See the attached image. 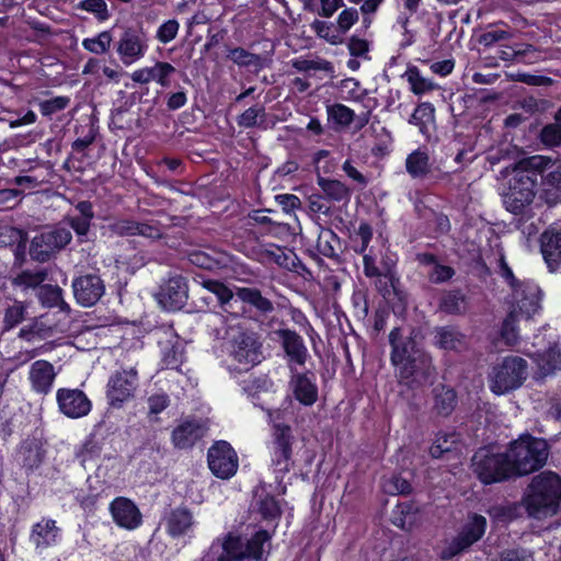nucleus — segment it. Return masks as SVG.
Instances as JSON below:
<instances>
[{"mask_svg": "<svg viewBox=\"0 0 561 561\" xmlns=\"http://www.w3.org/2000/svg\"><path fill=\"white\" fill-rule=\"evenodd\" d=\"M112 41V34L108 31H103L94 37L84 38L82 46L92 54L101 55L110 49Z\"/></svg>", "mask_w": 561, "mask_h": 561, "instance_id": "nucleus-46", "label": "nucleus"}, {"mask_svg": "<svg viewBox=\"0 0 561 561\" xmlns=\"http://www.w3.org/2000/svg\"><path fill=\"white\" fill-rule=\"evenodd\" d=\"M114 523L124 529L134 530L142 523V516L136 504L127 497H116L110 504Z\"/></svg>", "mask_w": 561, "mask_h": 561, "instance_id": "nucleus-20", "label": "nucleus"}, {"mask_svg": "<svg viewBox=\"0 0 561 561\" xmlns=\"http://www.w3.org/2000/svg\"><path fill=\"white\" fill-rule=\"evenodd\" d=\"M56 373L54 366L44 359L34 362L28 371V379L32 389L38 393H47L50 391Z\"/></svg>", "mask_w": 561, "mask_h": 561, "instance_id": "nucleus-22", "label": "nucleus"}, {"mask_svg": "<svg viewBox=\"0 0 561 561\" xmlns=\"http://www.w3.org/2000/svg\"><path fill=\"white\" fill-rule=\"evenodd\" d=\"M291 66L300 72L324 71L331 73L334 71L332 62L320 57L313 59L296 58L291 60Z\"/></svg>", "mask_w": 561, "mask_h": 561, "instance_id": "nucleus-41", "label": "nucleus"}, {"mask_svg": "<svg viewBox=\"0 0 561 561\" xmlns=\"http://www.w3.org/2000/svg\"><path fill=\"white\" fill-rule=\"evenodd\" d=\"M439 308L447 313L458 314L466 310V298L460 291H448L442 296Z\"/></svg>", "mask_w": 561, "mask_h": 561, "instance_id": "nucleus-44", "label": "nucleus"}, {"mask_svg": "<svg viewBox=\"0 0 561 561\" xmlns=\"http://www.w3.org/2000/svg\"><path fill=\"white\" fill-rule=\"evenodd\" d=\"M423 262L431 266L428 278L432 283L440 284L449 280L455 275L453 267L437 263L433 255H424Z\"/></svg>", "mask_w": 561, "mask_h": 561, "instance_id": "nucleus-40", "label": "nucleus"}, {"mask_svg": "<svg viewBox=\"0 0 561 561\" xmlns=\"http://www.w3.org/2000/svg\"><path fill=\"white\" fill-rule=\"evenodd\" d=\"M337 245L339 238L331 229H324L319 233L317 249L322 255L335 257L337 255Z\"/></svg>", "mask_w": 561, "mask_h": 561, "instance_id": "nucleus-47", "label": "nucleus"}, {"mask_svg": "<svg viewBox=\"0 0 561 561\" xmlns=\"http://www.w3.org/2000/svg\"><path fill=\"white\" fill-rule=\"evenodd\" d=\"M419 522V508L413 503H401L392 512V523L403 530H411Z\"/></svg>", "mask_w": 561, "mask_h": 561, "instance_id": "nucleus-32", "label": "nucleus"}, {"mask_svg": "<svg viewBox=\"0 0 561 561\" xmlns=\"http://www.w3.org/2000/svg\"><path fill=\"white\" fill-rule=\"evenodd\" d=\"M69 104V98L67 96H56L49 100H45L39 103V110L42 115L49 116L56 112H59L67 107Z\"/></svg>", "mask_w": 561, "mask_h": 561, "instance_id": "nucleus-58", "label": "nucleus"}, {"mask_svg": "<svg viewBox=\"0 0 561 561\" xmlns=\"http://www.w3.org/2000/svg\"><path fill=\"white\" fill-rule=\"evenodd\" d=\"M501 274L505 277L512 288V309H516V318L529 320L540 309L541 293L534 283L515 284V277L508 267L503 255L499 259Z\"/></svg>", "mask_w": 561, "mask_h": 561, "instance_id": "nucleus-7", "label": "nucleus"}, {"mask_svg": "<svg viewBox=\"0 0 561 561\" xmlns=\"http://www.w3.org/2000/svg\"><path fill=\"white\" fill-rule=\"evenodd\" d=\"M37 296L42 305L45 307H59L60 309H64L66 307V304L62 299V290L58 286H41Z\"/></svg>", "mask_w": 561, "mask_h": 561, "instance_id": "nucleus-43", "label": "nucleus"}, {"mask_svg": "<svg viewBox=\"0 0 561 561\" xmlns=\"http://www.w3.org/2000/svg\"><path fill=\"white\" fill-rule=\"evenodd\" d=\"M25 307L21 302H15L9 307L4 314V324L7 329H11L24 319Z\"/></svg>", "mask_w": 561, "mask_h": 561, "instance_id": "nucleus-60", "label": "nucleus"}, {"mask_svg": "<svg viewBox=\"0 0 561 561\" xmlns=\"http://www.w3.org/2000/svg\"><path fill=\"white\" fill-rule=\"evenodd\" d=\"M542 162L543 157H531L515 164L508 181V190L504 195V205L508 211L520 214L533 203Z\"/></svg>", "mask_w": 561, "mask_h": 561, "instance_id": "nucleus-2", "label": "nucleus"}, {"mask_svg": "<svg viewBox=\"0 0 561 561\" xmlns=\"http://www.w3.org/2000/svg\"><path fill=\"white\" fill-rule=\"evenodd\" d=\"M260 260L274 262L279 266H286L288 256L284 250L275 244H265L261 247Z\"/></svg>", "mask_w": 561, "mask_h": 561, "instance_id": "nucleus-52", "label": "nucleus"}, {"mask_svg": "<svg viewBox=\"0 0 561 561\" xmlns=\"http://www.w3.org/2000/svg\"><path fill=\"white\" fill-rule=\"evenodd\" d=\"M389 342L392 347L391 363L401 382L410 387L422 385L434 375L431 356L416 347L413 337H403L401 330L394 328L389 334Z\"/></svg>", "mask_w": 561, "mask_h": 561, "instance_id": "nucleus-1", "label": "nucleus"}, {"mask_svg": "<svg viewBox=\"0 0 561 561\" xmlns=\"http://www.w3.org/2000/svg\"><path fill=\"white\" fill-rule=\"evenodd\" d=\"M327 115L335 129L348 127L355 118L354 111L341 103L328 105Z\"/></svg>", "mask_w": 561, "mask_h": 561, "instance_id": "nucleus-36", "label": "nucleus"}, {"mask_svg": "<svg viewBox=\"0 0 561 561\" xmlns=\"http://www.w3.org/2000/svg\"><path fill=\"white\" fill-rule=\"evenodd\" d=\"M150 82L154 81L161 87L170 84V76L175 72V68L164 61H157L152 67H148Z\"/></svg>", "mask_w": 561, "mask_h": 561, "instance_id": "nucleus-49", "label": "nucleus"}, {"mask_svg": "<svg viewBox=\"0 0 561 561\" xmlns=\"http://www.w3.org/2000/svg\"><path fill=\"white\" fill-rule=\"evenodd\" d=\"M485 529V517L479 514L469 515L458 535L443 550L442 558L450 559L467 550L483 537Z\"/></svg>", "mask_w": 561, "mask_h": 561, "instance_id": "nucleus-10", "label": "nucleus"}, {"mask_svg": "<svg viewBox=\"0 0 561 561\" xmlns=\"http://www.w3.org/2000/svg\"><path fill=\"white\" fill-rule=\"evenodd\" d=\"M527 362L519 356H507L492 368L490 389L496 394H504L519 388L528 375Z\"/></svg>", "mask_w": 561, "mask_h": 561, "instance_id": "nucleus-8", "label": "nucleus"}, {"mask_svg": "<svg viewBox=\"0 0 561 561\" xmlns=\"http://www.w3.org/2000/svg\"><path fill=\"white\" fill-rule=\"evenodd\" d=\"M170 405V398L164 392L152 393L147 398V417L149 422H158L159 414Z\"/></svg>", "mask_w": 561, "mask_h": 561, "instance_id": "nucleus-45", "label": "nucleus"}, {"mask_svg": "<svg viewBox=\"0 0 561 561\" xmlns=\"http://www.w3.org/2000/svg\"><path fill=\"white\" fill-rule=\"evenodd\" d=\"M149 49V38L145 32L126 28L116 42V53L124 66L141 60Z\"/></svg>", "mask_w": 561, "mask_h": 561, "instance_id": "nucleus-12", "label": "nucleus"}, {"mask_svg": "<svg viewBox=\"0 0 561 561\" xmlns=\"http://www.w3.org/2000/svg\"><path fill=\"white\" fill-rule=\"evenodd\" d=\"M110 229L117 236H135L137 221L130 219H118L110 225Z\"/></svg>", "mask_w": 561, "mask_h": 561, "instance_id": "nucleus-64", "label": "nucleus"}, {"mask_svg": "<svg viewBox=\"0 0 561 561\" xmlns=\"http://www.w3.org/2000/svg\"><path fill=\"white\" fill-rule=\"evenodd\" d=\"M71 232L67 228H55L34 237L31 243V256L45 262L71 241Z\"/></svg>", "mask_w": 561, "mask_h": 561, "instance_id": "nucleus-13", "label": "nucleus"}, {"mask_svg": "<svg viewBox=\"0 0 561 561\" xmlns=\"http://www.w3.org/2000/svg\"><path fill=\"white\" fill-rule=\"evenodd\" d=\"M73 296L77 302L83 307L94 306L105 291V286L100 276L85 274L72 282Z\"/></svg>", "mask_w": 561, "mask_h": 561, "instance_id": "nucleus-18", "label": "nucleus"}, {"mask_svg": "<svg viewBox=\"0 0 561 561\" xmlns=\"http://www.w3.org/2000/svg\"><path fill=\"white\" fill-rule=\"evenodd\" d=\"M138 374L135 368L113 374L107 382V399L112 405H121L129 400L137 388Z\"/></svg>", "mask_w": 561, "mask_h": 561, "instance_id": "nucleus-15", "label": "nucleus"}, {"mask_svg": "<svg viewBox=\"0 0 561 561\" xmlns=\"http://www.w3.org/2000/svg\"><path fill=\"white\" fill-rule=\"evenodd\" d=\"M524 504L534 518L556 515L561 506V478L550 471L534 477L527 488Z\"/></svg>", "mask_w": 561, "mask_h": 561, "instance_id": "nucleus-4", "label": "nucleus"}, {"mask_svg": "<svg viewBox=\"0 0 561 561\" xmlns=\"http://www.w3.org/2000/svg\"><path fill=\"white\" fill-rule=\"evenodd\" d=\"M359 15L358 11L354 8L344 9L337 16L336 24L337 30L345 34L351 27L358 22Z\"/></svg>", "mask_w": 561, "mask_h": 561, "instance_id": "nucleus-57", "label": "nucleus"}, {"mask_svg": "<svg viewBox=\"0 0 561 561\" xmlns=\"http://www.w3.org/2000/svg\"><path fill=\"white\" fill-rule=\"evenodd\" d=\"M259 337L253 332H240L233 337L230 346V356L241 370H249L261 363L263 354Z\"/></svg>", "mask_w": 561, "mask_h": 561, "instance_id": "nucleus-11", "label": "nucleus"}, {"mask_svg": "<svg viewBox=\"0 0 561 561\" xmlns=\"http://www.w3.org/2000/svg\"><path fill=\"white\" fill-rule=\"evenodd\" d=\"M407 172L413 179H423L431 172L428 153L425 150L416 149L405 159Z\"/></svg>", "mask_w": 561, "mask_h": 561, "instance_id": "nucleus-31", "label": "nucleus"}, {"mask_svg": "<svg viewBox=\"0 0 561 561\" xmlns=\"http://www.w3.org/2000/svg\"><path fill=\"white\" fill-rule=\"evenodd\" d=\"M520 319L516 318V309H511L508 316L503 321L501 336L504 342L513 346L518 342L517 322Z\"/></svg>", "mask_w": 561, "mask_h": 561, "instance_id": "nucleus-50", "label": "nucleus"}, {"mask_svg": "<svg viewBox=\"0 0 561 561\" xmlns=\"http://www.w3.org/2000/svg\"><path fill=\"white\" fill-rule=\"evenodd\" d=\"M290 386L295 398L305 405H312L318 399L314 381L306 375L298 374L291 378Z\"/></svg>", "mask_w": 561, "mask_h": 561, "instance_id": "nucleus-27", "label": "nucleus"}, {"mask_svg": "<svg viewBox=\"0 0 561 561\" xmlns=\"http://www.w3.org/2000/svg\"><path fill=\"white\" fill-rule=\"evenodd\" d=\"M539 178L541 197L550 205L561 202V161L550 162L543 158Z\"/></svg>", "mask_w": 561, "mask_h": 561, "instance_id": "nucleus-19", "label": "nucleus"}, {"mask_svg": "<svg viewBox=\"0 0 561 561\" xmlns=\"http://www.w3.org/2000/svg\"><path fill=\"white\" fill-rule=\"evenodd\" d=\"M525 353L527 356L534 359L538 366L539 371L543 376L554 373L561 366V355L559 350H557L554 346H550L543 353L540 351L531 352L529 350L525 351Z\"/></svg>", "mask_w": 561, "mask_h": 561, "instance_id": "nucleus-29", "label": "nucleus"}, {"mask_svg": "<svg viewBox=\"0 0 561 561\" xmlns=\"http://www.w3.org/2000/svg\"><path fill=\"white\" fill-rule=\"evenodd\" d=\"M541 250L548 264L561 261V228H550L541 236Z\"/></svg>", "mask_w": 561, "mask_h": 561, "instance_id": "nucleus-30", "label": "nucleus"}, {"mask_svg": "<svg viewBox=\"0 0 561 561\" xmlns=\"http://www.w3.org/2000/svg\"><path fill=\"white\" fill-rule=\"evenodd\" d=\"M377 253L370 248L368 253L363 255L364 274L366 277H381L382 272L377 265Z\"/></svg>", "mask_w": 561, "mask_h": 561, "instance_id": "nucleus-59", "label": "nucleus"}, {"mask_svg": "<svg viewBox=\"0 0 561 561\" xmlns=\"http://www.w3.org/2000/svg\"><path fill=\"white\" fill-rule=\"evenodd\" d=\"M46 277L47 274L45 271H24L14 278L13 283L23 289L36 288L46 279Z\"/></svg>", "mask_w": 561, "mask_h": 561, "instance_id": "nucleus-51", "label": "nucleus"}, {"mask_svg": "<svg viewBox=\"0 0 561 561\" xmlns=\"http://www.w3.org/2000/svg\"><path fill=\"white\" fill-rule=\"evenodd\" d=\"M296 439L287 424H274L268 445L270 468L276 480H282L295 466Z\"/></svg>", "mask_w": 561, "mask_h": 561, "instance_id": "nucleus-6", "label": "nucleus"}, {"mask_svg": "<svg viewBox=\"0 0 561 561\" xmlns=\"http://www.w3.org/2000/svg\"><path fill=\"white\" fill-rule=\"evenodd\" d=\"M411 489L408 479L398 474H393L383 483V490L389 494H408L411 492Z\"/></svg>", "mask_w": 561, "mask_h": 561, "instance_id": "nucleus-53", "label": "nucleus"}, {"mask_svg": "<svg viewBox=\"0 0 561 561\" xmlns=\"http://www.w3.org/2000/svg\"><path fill=\"white\" fill-rule=\"evenodd\" d=\"M180 24L176 20L171 19L163 22L157 30L156 38L161 44H168L172 42L179 33Z\"/></svg>", "mask_w": 561, "mask_h": 561, "instance_id": "nucleus-54", "label": "nucleus"}, {"mask_svg": "<svg viewBox=\"0 0 561 561\" xmlns=\"http://www.w3.org/2000/svg\"><path fill=\"white\" fill-rule=\"evenodd\" d=\"M194 518L185 507H176L170 512L165 520L167 531L172 537H181L193 531Z\"/></svg>", "mask_w": 561, "mask_h": 561, "instance_id": "nucleus-25", "label": "nucleus"}, {"mask_svg": "<svg viewBox=\"0 0 561 561\" xmlns=\"http://www.w3.org/2000/svg\"><path fill=\"white\" fill-rule=\"evenodd\" d=\"M541 140L547 146H557L561 144V125L550 124L542 128Z\"/></svg>", "mask_w": 561, "mask_h": 561, "instance_id": "nucleus-63", "label": "nucleus"}, {"mask_svg": "<svg viewBox=\"0 0 561 561\" xmlns=\"http://www.w3.org/2000/svg\"><path fill=\"white\" fill-rule=\"evenodd\" d=\"M259 510L264 519L276 520L280 516L279 503L270 495L260 500Z\"/></svg>", "mask_w": 561, "mask_h": 561, "instance_id": "nucleus-55", "label": "nucleus"}, {"mask_svg": "<svg viewBox=\"0 0 561 561\" xmlns=\"http://www.w3.org/2000/svg\"><path fill=\"white\" fill-rule=\"evenodd\" d=\"M270 538L266 530L256 531L247 542L239 536L227 534L216 538L199 561H260L264 552L263 546Z\"/></svg>", "mask_w": 561, "mask_h": 561, "instance_id": "nucleus-3", "label": "nucleus"}, {"mask_svg": "<svg viewBox=\"0 0 561 561\" xmlns=\"http://www.w3.org/2000/svg\"><path fill=\"white\" fill-rule=\"evenodd\" d=\"M403 78H405L409 82L411 91L417 95L427 93L438 88V85L431 79L423 77L420 70L414 66L407 69Z\"/></svg>", "mask_w": 561, "mask_h": 561, "instance_id": "nucleus-37", "label": "nucleus"}, {"mask_svg": "<svg viewBox=\"0 0 561 561\" xmlns=\"http://www.w3.org/2000/svg\"><path fill=\"white\" fill-rule=\"evenodd\" d=\"M318 185L330 201L346 202L351 197V190L341 181L319 176Z\"/></svg>", "mask_w": 561, "mask_h": 561, "instance_id": "nucleus-35", "label": "nucleus"}, {"mask_svg": "<svg viewBox=\"0 0 561 561\" xmlns=\"http://www.w3.org/2000/svg\"><path fill=\"white\" fill-rule=\"evenodd\" d=\"M457 403L456 392L444 386L438 385L434 388V410L437 414L447 416L449 415Z\"/></svg>", "mask_w": 561, "mask_h": 561, "instance_id": "nucleus-34", "label": "nucleus"}, {"mask_svg": "<svg viewBox=\"0 0 561 561\" xmlns=\"http://www.w3.org/2000/svg\"><path fill=\"white\" fill-rule=\"evenodd\" d=\"M188 260L192 264L206 270H211L219 264L218 260L204 251H192L188 254Z\"/></svg>", "mask_w": 561, "mask_h": 561, "instance_id": "nucleus-61", "label": "nucleus"}, {"mask_svg": "<svg viewBox=\"0 0 561 561\" xmlns=\"http://www.w3.org/2000/svg\"><path fill=\"white\" fill-rule=\"evenodd\" d=\"M513 477L526 476L540 469L548 458V445L528 434L511 443L506 451Z\"/></svg>", "mask_w": 561, "mask_h": 561, "instance_id": "nucleus-5", "label": "nucleus"}, {"mask_svg": "<svg viewBox=\"0 0 561 561\" xmlns=\"http://www.w3.org/2000/svg\"><path fill=\"white\" fill-rule=\"evenodd\" d=\"M472 469L485 484L500 482L513 477L507 455L492 454L488 449H479L472 457Z\"/></svg>", "mask_w": 561, "mask_h": 561, "instance_id": "nucleus-9", "label": "nucleus"}, {"mask_svg": "<svg viewBox=\"0 0 561 561\" xmlns=\"http://www.w3.org/2000/svg\"><path fill=\"white\" fill-rule=\"evenodd\" d=\"M56 400L59 411L70 419L88 415L92 407L87 394L79 389H58Z\"/></svg>", "mask_w": 561, "mask_h": 561, "instance_id": "nucleus-17", "label": "nucleus"}, {"mask_svg": "<svg viewBox=\"0 0 561 561\" xmlns=\"http://www.w3.org/2000/svg\"><path fill=\"white\" fill-rule=\"evenodd\" d=\"M236 296L239 300L254 307L262 313H268L274 310L272 301L263 297L256 288L239 287L237 288Z\"/></svg>", "mask_w": 561, "mask_h": 561, "instance_id": "nucleus-33", "label": "nucleus"}, {"mask_svg": "<svg viewBox=\"0 0 561 561\" xmlns=\"http://www.w3.org/2000/svg\"><path fill=\"white\" fill-rule=\"evenodd\" d=\"M205 434L204 426L197 421H185L172 432V442L176 448L192 447Z\"/></svg>", "mask_w": 561, "mask_h": 561, "instance_id": "nucleus-23", "label": "nucleus"}, {"mask_svg": "<svg viewBox=\"0 0 561 561\" xmlns=\"http://www.w3.org/2000/svg\"><path fill=\"white\" fill-rule=\"evenodd\" d=\"M534 54L535 48L531 45H516L514 47H504L500 50V57L503 60H514L523 58L527 54Z\"/></svg>", "mask_w": 561, "mask_h": 561, "instance_id": "nucleus-62", "label": "nucleus"}, {"mask_svg": "<svg viewBox=\"0 0 561 561\" xmlns=\"http://www.w3.org/2000/svg\"><path fill=\"white\" fill-rule=\"evenodd\" d=\"M60 538V528L50 518H43L32 526L30 540L39 552L57 545Z\"/></svg>", "mask_w": 561, "mask_h": 561, "instance_id": "nucleus-21", "label": "nucleus"}, {"mask_svg": "<svg viewBox=\"0 0 561 561\" xmlns=\"http://www.w3.org/2000/svg\"><path fill=\"white\" fill-rule=\"evenodd\" d=\"M79 8L93 13L100 21L110 19V11L104 0H83L80 2Z\"/></svg>", "mask_w": 561, "mask_h": 561, "instance_id": "nucleus-56", "label": "nucleus"}, {"mask_svg": "<svg viewBox=\"0 0 561 561\" xmlns=\"http://www.w3.org/2000/svg\"><path fill=\"white\" fill-rule=\"evenodd\" d=\"M435 108L428 103H421L411 115L409 119L410 124H413L420 128L421 133H425L427 126L434 122Z\"/></svg>", "mask_w": 561, "mask_h": 561, "instance_id": "nucleus-42", "label": "nucleus"}, {"mask_svg": "<svg viewBox=\"0 0 561 561\" xmlns=\"http://www.w3.org/2000/svg\"><path fill=\"white\" fill-rule=\"evenodd\" d=\"M279 335L282 337L283 347L287 356L290 358V362L298 365H305L308 357V350L302 337L295 331L290 330H283L279 332Z\"/></svg>", "mask_w": 561, "mask_h": 561, "instance_id": "nucleus-26", "label": "nucleus"}, {"mask_svg": "<svg viewBox=\"0 0 561 561\" xmlns=\"http://www.w3.org/2000/svg\"><path fill=\"white\" fill-rule=\"evenodd\" d=\"M188 286L181 275L170 276L157 294L158 302L168 310L181 309L187 301Z\"/></svg>", "mask_w": 561, "mask_h": 561, "instance_id": "nucleus-16", "label": "nucleus"}, {"mask_svg": "<svg viewBox=\"0 0 561 561\" xmlns=\"http://www.w3.org/2000/svg\"><path fill=\"white\" fill-rule=\"evenodd\" d=\"M459 442V435L455 432H440L437 434L430 453L434 458H439L443 454L453 450Z\"/></svg>", "mask_w": 561, "mask_h": 561, "instance_id": "nucleus-39", "label": "nucleus"}, {"mask_svg": "<svg viewBox=\"0 0 561 561\" xmlns=\"http://www.w3.org/2000/svg\"><path fill=\"white\" fill-rule=\"evenodd\" d=\"M311 30L316 35L331 45H340L343 43L341 35L334 32L333 25L322 20H314L310 24Z\"/></svg>", "mask_w": 561, "mask_h": 561, "instance_id": "nucleus-48", "label": "nucleus"}, {"mask_svg": "<svg viewBox=\"0 0 561 561\" xmlns=\"http://www.w3.org/2000/svg\"><path fill=\"white\" fill-rule=\"evenodd\" d=\"M194 282L214 294L224 311L233 312V305L238 301L233 299V291L227 285L217 279L204 278L199 275L194 277ZM234 313H238V311H234Z\"/></svg>", "mask_w": 561, "mask_h": 561, "instance_id": "nucleus-24", "label": "nucleus"}, {"mask_svg": "<svg viewBox=\"0 0 561 561\" xmlns=\"http://www.w3.org/2000/svg\"><path fill=\"white\" fill-rule=\"evenodd\" d=\"M210 471L220 479H229L238 470V456L230 444L225 440L215 443L207 455Z\"/></svg>", "mask_w": 561, "mask_h": 561, "instance_id": "nucleus-14", "label": "nucleus"}, {"mask_svg": "<svg viewBox=\"0 0 561 561\" xmlns=\"http://www.w3.org/2000/svg\"><path fill=\"white\" fill-rule=\"evenodd\" d=\"M237 124L242 128L264 127L266 124V112L263 106L254 105L247 108L237 117Z\"/></svg>", "mask_w": 561, "mask_h": 561, "instance_id": "nucleus-38", "label": "nucleus"}, {"mask_svg": "<svg viewBox=\"0 0 561 561\" xmlns=\"http://www.w3.org/2000/svg\"><path fill=\"white\" fill-rule=\"evenodd\" d=\"M435 344L447 351H461L466 347V335L454 327H442L435 331Z\"/></svg>", "mask_w": 561, "mask_h": 561, "instance_id": "nucleus-28", "label": "nucleus"}]
</instances>
